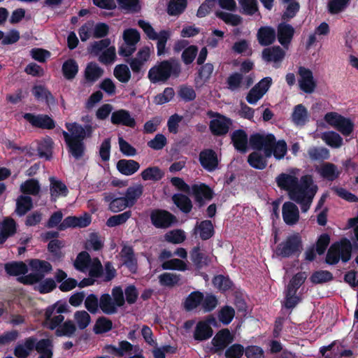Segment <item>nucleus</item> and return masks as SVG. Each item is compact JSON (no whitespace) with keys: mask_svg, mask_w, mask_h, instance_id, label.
<instances>
[{"mask_svg":"<svg viewBox=\"0 0 358 358\" xmlns=\"http://www.w3.org/2000/svg\"><path fill=\"white\" fill-rule=\"evenodd\" d=\"M81 121L85 123L84 126L77 122L66 123V128L70 134L65 131L62 132L69 153L76 159L85 155L86 145L84 140L91 138L96 129V126H93L91 115L83 116Z\"/></svg>","mask_w":358,"mask_h":358,"instance_id":"f257e3e1","label":"nucleus"},{"mask_svg":"<svg viewBox=\"0 0 358 358\" xmlns=\"http://www.w3.org/2000/svg\"><path fill=\"white\" fill-rule=\"evenodd\" d=\"M181 64L175 59L158 62L151 67L148 73V78L151 83H165L169 78H178L181 73Z\"/></svg>","mask_w":358,"mask_h":358,"instance_id":"f03ea898","label":"nucleus"},{"mask_svg":"<svg viewBox=\"0 0 358 358\" xmlns=\"http://www.w3.org/2000/svg\"><path fill=\"white\" fill-rule=\"evenodd\" d=\"M352 244L346 238L334 243L329 248L325 262L329 265H336L341 259L344 263L348 262L352 256Z\"/></svg>","mask_w":358,"mask_h":358,"instance_id":"7ed1b4c3","label":"nucleus"},{"mask_svg":"<svg viewBox=\"0 0 358 358\" xmlns=\"http://www.w3.org/2000/svg\"><path fill=\"white\" fill-rule=\"evenodd\" d=\"M29 266L35 273H31L27 275L18 277L17 280L25 285H32L42 280L45 274L52 270L51 264L45 260L31 259L29 262Z\"/></svg>","mask_w":358,"mask_h":358,"instance_id":"20e7f679","label":"nucleus"},{"mask_svg":"<svg viewBox=\"0 0 358 358\" xmlns=\"http://www.w3.org/2000/svg\"><path fill=\"white\" fill-rule=\"evenodd\" d=\"M302 245L300 235L298 233L294 234L288 236L276 246L275 253L278 257L289 258L294 255H299L302 250Z\"/></svg>","mask_w":358,"mask_h":358,"instance_id":"39448f33","label":"nucleus"},{"mask_svg":"<svg viewBox=\"0 0 358 358\" xmlns=\"http://www.w3.org/2000/svg\"><path fill=\"white\" fill-rule=\"evenodd\" d=\"M318 191V186L314 181L313 176L306 174L298 179L290 199L299 198L315 197Z\"/></svg>","mask_w":358,"mask_h":358,"instance_id":"423d86ee","label":"nucleus"},{"mask_svg":"<svg viewBox=\"0 0 358 358\" xmlns=\"http://www.w3.org/2000/svg\"><path fill=\"white\" fill-rule=\"evenodd\" d=\"M152 224L157 229H168L174 225L177 217L169 211L164 209H154L150 212Z\"/></svg>","mask_w":358,"mask_h":358,"instance_id":"0eeeda50","label":"nucleus"},{"mask_svg":"<svg viewBox=\"0 0 358 358\" xmlns=\"http://www.w3.org/2000/svg\"><path fill=\"white\" fill-rule=\"evenodd\" d=\"M250 145L254 150H264L266 157H271V152L268 148L274 143L275 136L272 134L266 135L255 133L250 136Z\"/></svg>","mask_w":358,"mask_h":358,"instance_id":"6e6552de","label":"nucleus"},{"mask_svg":"<svg viewBox=\"0 0 358 358\" xmlns=\"http://www.w3.org/2000/svg\"><path fill=\"white\" fill-rule=\"evenodd\" d=\"M189 255L190 259L196 271H201L209 266L211 263L212 258L201 249L199 244L191 250Z\"/></svg>","mask_w":358,"mask_h":358,"instance_id":"1a4fd4ad","label":"nucleus"},{"mask_svg":"<svg viewBox=\"0 0 358 358\" xmlns=\"http://www.w3.org/2000/svg\"><path fill=\"white\" fill-rule=\"evenodd\" d=\"M295 173V171L292 169L290 173H281L275 178L278 187L280 190L287 192L289 199L292 196L291 192H294L299 179Z\"/></svg>","mask_w":358,"mask_h":358,"instance_id":"9d476101","label":"nucleus"},{"mask_svg":"<svg viewBox=\"0 0 358 358\" xmlns=\"http://www.w3.org/2000/svg\"><path fill=\"white\" fill-rule=\"evenodd\" d=\"M299 75V85L300 89L307 94L313 93L317 86L311 70L304 66H300L298 70Z\"/></svg>","mask_w":358,"mask_h":358,"instance_id":"9b49d317","label":"nucleus"},{"mask_svg":"<svg viewBox=\"0 0 358 358\" xmlns=\"http://www.w3.org/2000/svg\"><path fill=\"white\" fill-rule=\"evenodd\" d=\"M215 115L217 118L210 121L209 128L211 133L216 136L226 135L232 124L231 120L220 113H215Z\"/></svg>","mask_w":358,"mask_h":358,"instance_id":"f8f14e48","label":"nucleus"},{"mask_svg":"<svg viewBox=\"0 0 358 358\" xmlns=\"http://www.w3.org/2000/svg\"><path fill=\"white\" fill-rule=\"evenodd\" d=\"M199 208L205 204V200L210 201L213 198V190L206 184H194L191 187V193Z\"/></svg>","mask_w":358,"mask_h":358,"instance_id":"ddd939ff","label":"nucleus"},{"mask_svg":"<svg viewBox=\"0 0 358 358\" xmlns=\"http://www.w3.org/2000/svg\"><path fill=\"white\" fill-rule=\"evenodd\" d=\"M215 322V320L213 316L198 322L194 331V338L198 341H203L210 338L213 334L210 324Z\"/></svg>","mask_w":358,"mask_h":358,"instance_id":"4468645a","label":"nucleus"},{"mask_svg":"<svg viewBox=\"0 0 358 358\" xmlns=\"http://www.w3.org/2000/svg\"><path fill=\"white\" fill-rule=\"evenodd\" d=\"M23 117L34 127L43 129H52L55 127L54 120L48 115H36L27 113L24 114Z\"/></svg>","mask_w":358,"mask_h":358,"instance_id":"2eb2a0df","label":"nucleus"},{"mask_svg":"<svg viewBox=\"0 0 358 358\" xmlns=\"http://www.w3.org/2000/svg\"><path fill=\"white\" fill-rule=\"evenodd\" d=\"M234 340L233 336L228 329L220 330L212 339L214 347L213 352H219L224 350Z\"/></svg>","mask_w":358,"mask_h":358,"instance_id":"dca6fc26","label":"nucleus"},{"mask_svg":"<svg viewBox=\"0 0 358 358\" xmlns=\"http://www.w3.org/2000/svg\"><path fill=\"white\" fill-rule=\"evenodd\" d=\"M294 28L289 24L285 22H280L277 27V34L278 42L287 49L294 35Z\"/></svg>","mask_w":358,"mask_h":358,"instance_id":"f3484780","label":"nucleus"},{"mask_svg":"<svg viewBox=\"0 0 358 358\" xmlns=\"http://www.w3.org/2000/svg\"><path fill=\"white\" fill-rule=\"evenodd\" d=\"M282 214L283 220L287 225L292 226L299 222V208L292 201H286L283 203Z\"/></svg>","mask_w":358,"mask_h":358,"instance_id":"a211bd4d","label":"nucleus"},{"mask_svg":"<svg viewBox=\"0 0 358 358\" xmlns=\"http://www.w3.org/2000/svg\"><path fill=\"white\" fill-rule=\"evenodd\" d=\"M17 222L12 217H5L0 222V245L3 244L8 238L13 236L17 232Z\"/></svg>","mask_w":358,"mask_h":358,"instance_id":"6ab92c4d","label":"nucleus"},{"mask_svg":"<svg viewBox=\"0 0 358 358\" xmlns=\"http://www.w3.org/2000/svg\"><path fill=\"white\" fill-rule=\"evenodd\" d=\"M103 200L108 203V208L113 213H118L123 210L127 207H129L124 196L117 197L115 193L105 192L103 194Z\"/></svg>","mask_w":358,"mask_h":358,"instance_id":"aec40b11","label":"nucleus"},{"mask_svg":"<svg viewBox=\"0 0 358 358\" xmlns=\"http://www.w3.org/2000/svg\"><path fill=\"white\" fill-rule=\"evenodd\" d=\"M110 121L115 125H123L131 128H134L136 124L135 119L124 109L114 111L111 115Z\"/></svg>","mask_w":358,"mask_h":358,"instance_id":"412c9836","label":"nucleus"},{"mask_svg":"<svg viewBox=\"0 0 358 358\" xmlns=\"http://www.w3.org/2000/svg\"><path fill=\"white\" fill-rule=\"evenodd\" d=\"M90 222L91 217L89 215L85 217L68 216L60 223L58 229L64 231L70 227H86Z\"/></svg>","mask_w":358,"mask_h":358,"instance_id":"4be33fe9","label":"nucleus"},{"mask_svg":"<svg viewBox=\"0 0 358 358\" xmlns=\"http://www.w3.org/2000/svg\"><path fill=\"white\" fill-rule=\"evenodd\" d=\"M199 162L203 168L208 171H214L218 165L217 155L211 149L204 150L200 152Z\"/></svg>","mask_w":358,"mask_h":358,"instance_id":"5701e85b","label":"nucleus"},{"mask_svg":"<svg viewBox=\"0 0 358 358\" xmlns=\"http://www.w3.org/2000/svg\"><path fill=\"white\" fill-rule=\"evenodd\" d=\"M262 57L266 62L280 63L285 57V50L278 45L266 48L263 50Z\"/></svg>","mask_w":358,"mask_h":358,"instance_id":"b1692460","label":"nucleus"},{"mask_svg":"<svg viewBox=\"0 0 358 358\" xmlns=\"http://www.w3.org/2000/svg\"><path fill=\"white\" fill-rule=\"evenodd\" d=\"M231 142L236 150L245 153L248 149V138L243 129H236L231 135Z\"/></svg>","mask_w":358,"mask_h":358,"instance_id":"393cba45","label":"nucleus"},{"mask_svg":"<svg viewBox=\"0 0 358 358\" xmlns=\"http://www.w3.org/2000/svg\"><path fill=\"white\" fill-rule=\"evenodd\" d=\"M257 37L261 45L268 46L275 41L276 33L275 29L271 27H261L257 31Z\"/></svg>","mask_w":358,"mask_h":358,"instance_id":"a878e982","label":"nucleus"},{"mask_svg":"<svg viewBox=\"0 0 358 358\" xmlns=\"http://www.w3.org/2000/svg\"><path fill=\"white\" fill-rule=\"evenodd\" d=\"M122 264L131 273H136L138 269L137 259L132 248H124L121 251Z\"/></svg>","mask_w":358,"mask_h":358,"instance_id":"bb28decb","label":"nucleus"},{"mask_svg":"<svg viewBox=\"0 0 358 358\" xmlns=\"http://www.w3.org/2000/svg\"><path fill=\"white\" fill-rule=\"evenodd\" d=\"M32 94L38 101H44L48 106L56 103L52 94L43 85H35L32 89Z\"/></svg>","mask_w":358,"mask_h":358,"instance_id":"cd10ccee","label":"nucleus"},{"mask_svg":"<svg viewBox=\"0 0 358 358\" xmlns=\"http://www.w3.org/2000/svg\"><path fill=\"white\" fill-rule=\"evenodd\" d=\"M50 190L51 201H55L60 196H66L69 193L66 185L59 180L55 179L54 177L50 178Z\"/></svg>","mask_w":358,"mask_h":358,"instance_id":"c85d7f7f","label":"nucleus"},{"mask_svg":"<svg viewBox=\"0 0 358 358\" xmlns=\"http://www.w3.org/2000/svg\"><path fill=\"white\" fill-rule=\"evenodd\" d=\"M117 171L124 176H131L134 174L140 168L138 162L133 159H120L116 165Z\"/></svg>","mask_w":358,"mask_h":358,"instance_id":"c756f323","label":"nucleus"},{"mask_svg":"<svg viewBox=\"0 0 358 358\" xmlns=\"http://www.w3.org/2000/svg\"><path fill=\"white\" fill-rule=\"evenodd\" d=\"M5 271L9 275L20 277L27 275L28 266L24 262H12L5 264Z\"/></svg>","mask_w":358,"mask_h":358,"instance_id":"7c9ffc66","label":"nucleus"},{"mask_svg":"<svg viewBox=\"0 0 358 358\" xmlns=\"http://www.w3.org/2000/svg\"><path fill=\"white\" fill-rule=\"evenodd\" d=\"M33 208V200L28 195H20L16 200L15 213L20 217L25 215Z\"/></svg>","mask_w":358,"mask_h":358,"instance_id":"2f4dec72","label":"nucleus"},{"mask_svg":"<svg viewBox=\"0 0 358 358\" xmlns=\"http://www.w3.org/2000/svg\"><path fill=\"white\" fill-rule=\"evenodd\" d=\"M172 201L183 213L187 214L191 212L193 205L191 199L187 195L175 194L172 196Z\"/></svg>","mask_w":358,"mask_h":358,"instance_id":"473e14b6","label":"nucleus"},{"mask_svg":"<svg viewBox=\"0 0 358 358\" xmlns=\"http://www.w3.org/2000/svg\"><path fill=\"white\" fill-rule=\"evenodd\" d=\"M117 307L109 294H101L99 299V308L103 313L115 314L117 312Z\"/></svg>","mask_w":358,"mask_h":358,"instance_id":"72a5a7b5","label":"nucleus"},{"mask_svg":"<svg viewBox=\"0 0 358 358\" xmlns=\"http://www.w3.org/2000/svg\"><path fill=\"white\" fill-rule=\"evenodd\" d=\"M319 173L323 178L329 181L335 180L341 175V171L338 170L337 166L330 162L323 164Z\"/></svg>","mask_w":358,"mask_h":358,"instance_id":"f704fd0d","label":"nucleus"},{"mask_svg":"<svg viewBox=\"0 0 358 358\" xmlns=\"http://www.w3.org/2000/svg\"><path fill=\"white\" fill-rule=\"evenodd\" d=\"M195 233L199 232L201 240L206 241L214 235V228L210 220H206L196 224L194 228Z\"/></svg>","mask_w":358,"mask_h":358,"instance_id":"c9c22d12","label":"nucleus"},{"mask_svg":"<svg viewBox=\"0 0 358 358\" xmlns=\"http://www.w3.org/2000/svg\"><path fill=\"white\" fill-rule=\"evenodd\" d=\"M79 71L78 63L74 59H68L62 66V71L64 77L69 80L74 79Z\"/></svg>","mask_w":358,"mask_h":358,"instance_id":"e433bc0d","label":"nucleus"},{"mask_svg":"<svg viewBox=\"0 0 358 358\" xmlns=\"http://www.w3.org/2000/svg\"><path fill=\"white\" fill-rule=\"evenodd\" d=\"M105 348L108 352L122 357L125 353H130L133 350L134 345L127 341H122L119 343L118 348L113 345H107Z\"/></svg>","mask_w":358,"mask_h":358,"instance_id":"4c0bfd02","label":"nucleus"},{"mask_svg":"<svg viewBox=\"0 0 358 358\" xmlns=\"http://www.w3.org/2000/svg\"><path fill=\"white\" fill-rule=\"evenodd\" d=\"M214 66L211 63H206L201 66L198 71V74L195 77L194 81L196 85L201 86L208 82L213 72Z\"/></svg>","mask_w":358,"mask_h":358,"instance_id":"58836bf2","label":"nucleus"},{"mask_svg":"<svg viewBox=\"0 0 358 358\" xmlns=\"http://www.w3.org/2000/svg\"><path fill=\"white\" fill-rule=\"evenodd\" d=\"M203 294L199 291L191 292L184 302V308L187 311H191L201 304Z\"/></svg>","mask_w":358,"mask_h":358,"instance_id":"ea45409f","label":"nucleus"},{"mask_svg":"<svg viewBox=\"0 0 358 358\" xmlns=\"http://www.w3.org/2000/svg\"><path fill=\"white\" fill-rule=\"evenodd\" d=\"M103 73V70L95 62H90L85 71V78L87 82L96 81Z\"/></svg>","mask_w":358,"mask_h":358,"instance_id":"a19ab883","label":"nucleus"},{"mask_svg":"<svg viewBox=\"0 0 358 358\" xmlns=\"http://www.w3.org/2000/svg\"><path fill=\"white\" fill-rule=\"evenodd\" d=\"M141 176L143 180L159 181L164 176V173L158 166H150L143 170Z\"/></svg>","mask_w":358,"mask_h":358,"instance_id":"79ce46f5","label":"nucleus"},{"mask_svg":"<svg viewBox=\"0 0 358 358\" xmlns=\"http://www.w3.org/2000/svg\"><path fill=\"white\" fill-rule=\"evenodd\" d=\"M143 187L141 185L136 187H129L127 188L124 197L129 207H132L136 203L137 200L143 194Z\"/></svg>","mask_w":358,"mask_h":358,"instance_id":"37998d69","label":"nucleus"},{"mask_svg":"<svg viewBox=\"0 0 358 358\" xmlns=\"http://www.w3.org/2000/svg\"><path fill=\"white\" fill-rule=\"evenodd\" d=\"M92 259L89 253L82 251L77 255L73 266L76 270L83 272L90 267Z\"/></svg>","mask_w":358,"mask_h":358,"instance_id":"c03bdc74","label":"nucleus"},{"mask_svg":"<svg viewBox=\"0 0 358 358\" xmlns=\"http://www.w3.org/2000/svg\"><path fill=\"white\" fill-rule=\"evenodd\" d=\"M20 190L24 194L36 196L40 192L41 186L37 180L28 179L21 185Z\"/></svg>","mask_w":358,"mask_h":358,"instance_id":"a18cd8bd","label":"nucleus"},{"mask_svg":"<svg viewBox=\"0 0 358 358\" xmlns=\"http://www.w3.org/2000/svg\"><path fill=\"white\" fill-rule=\"evenodd\" d=\"M266 158L257 152H252L248 157V162L252 168L262 170L267 166Z\"/></svg>","mask_w":358,"mask_h":358,"instance_id":"49530a36","label":"nucleus"},{"mask_svg":"<svg viewBox=\"0 0 358 358\" xmlns=\"http://www.w3.org/2000/svg\"><path fill=\"white\" fill-rule=\"evenodd\" d=\"M212 282L215 287L222 292L228 291L233 286V282L231 279L228 276L222 274L214 276Z\"/></svg>","mask_w":358,"mask_h":358,"instance_id":"de8ad7c7","label":"nucleus"},{"mask_svg":"<svg viewBox=\"0 0 358 358\" xmlns=\"http://www.w3.org/2000/svg\"><path fill=\"white\" fill-rule=\"evenodd\" d=\"M112 328V321L106 317L101 316L96 320L93 330L96 334H103L110 331Z\"/></svg>","mask_w":358,"mask_h":358,"instance_id":"09e8293b","label":"nucleus"},{"mask_svg":"<svg viewBox=\"0 0 358 358\" xmlns=\"http://www.w3.org/2000/svg\"><path fill=\"white\" fill-rule=\"evenodd\" d=\"M52 140L48 137L40 141L38 144L37 151L40 157L50 159L52 157Z\"/></svg>","mask_w":358,"mask_h":358,"instance_id":"8fccbe9b","label":"nucleus"},{"mask_svg":"<svg viewBox=\"0 0 358 358\" xmlns=\"http://www.w3.org/2000/svg\"><path fill=\"white\" fill-rule=\"evenodd\" d=\"M69 306L66 301H57L54 304L49 306L46 308L45 311V318L49 319L52 316L53 313L56 311L57 313H65L69 312Z\"/></svg>","mask_w":358,"mask_h":358,"instance_id":"3c124183","label":"nucleus"},{"mask_svg":"<svg viewBox=\"0 0 358 358\" xmlns=\"http://www.w3.org/2000/svg\"><path fill=\"white\" fill-rule=\"evenodd\" d=\"M268 149L271 150V155H273L276 159H281L287 153V146L284 140L276 141V139L275 138L274 143L272 144Z\"/></svg>","mask_w":358,"mask_h":358,"instance_id":"603ef678","label":"nucleus"},{"mask_svg":"<svg viewBox=\"0 0 358 358\" xmlns=\"http://www.w3.org/2000/svg\"><path fill=\"white\" fill-rule=\"evenodd\" d=\"M306 279V275L305 273L299 272L296 273L289 280L285 291L296 294L299 288L304 283Z\"/></svg>","mask_w":358,"mask_h":358,"instance_id":"864d4df0","label":"nucleus"},{"mask_svg":"<svg viewBox=\"0 0 358 358\" xmlns=\"http://www.w3.org/2000/svg\"><path fill=\"white\" fill-rule=\"evenodd\" d=\"M187 3V0H171L167 7L168 14L171 16L181 14L185 10Z\"/></svg>","mask_w":358,"mask_h":358,"instance_id":"5fc2aeb1","label":"nucleus"},{"mask_svg":"<svg viewBox=\"0 0 358 358\" xmlns=\"http://www.w3.org/2000/svg\"><path fill=\"white\" fill-rule=\"evenodd\" d=\"M76 331V327L71 320H66L55 331V335L59 337H72Z\"/></svg>","mask_w":358,"mask_h":358,"instance_id":"6e6d98bb","label":"nucleus"},{"mask_svg":"<svg viewBox=\"0 0 358 358\" xmlns=\"http://www.w3.org/2000/svg\"><path fill=\"white\" fill-rule=\"evenodd\" d=\"M64 247V243L59 239L50 240L48 244V250L52 255L53 260H59L64 257L61 249Z\"/></svg>","mask_w":358,"mask_h":358,"instance_id":"4d7b16f0","label":"nucleus"},{"mask_svg":"<svg viewBox=\"0 0 358 358\" xmlns=\"http://www.w3.org/2000/svg\"><path fill=\"white\" fill-rule=\"evenodd\" d=\"M171 36V31L169 30H161L159 32V36L156 39L157 42V55L161 56L166 52V45L168 40Z\"/></svg>","mask_w":358,"mask_h":358,"instance_id":"13d9d810","label":"nucleus"},{"mask_svg":"<svg viewBox=\"0 0 358 358\" xmlns=\"http://www.w3.org/2000/svg\"><path fill=\"white\" fill-rule=\"evenodd\" d=\"M333 279V274L326 270L316 271L313 273L310 278V281L313 284H322L331 281Z\"/></svg>","mask_w":358,"mask_h":358,"instance_id":"bf43d9fd","label":"nucleus"},{"mask_svg":"<svg viewBox=\"0 0 358 358\" xmlns=\"http://www.w3.org/2000/svg\"><path fill=\"white\" fill-rule=\"evenodd\" d=\"M292 120L296 124H304L308 119V111L302 104L296 106L292 113Z\"/></svg>","mask_w":358,"mask_h":358,"instance_id":"052dcab7","label":"nucleus"},{"mask_svg":"<svg viewBox=\"0 0 358 358\" xmlns=\"http://www.w3.org/2000/svg\"><path fill=\"white\" fill-rule=\"evenodd\" d=\"M113 74L122 83H127L131 79V72L126 64H117L114 69Z\"/></svg>","mask_w":358,"mask_h":358,"instance_id":"680f3d73","label":"nucleus"},{"mask_svg":"<svg viewBox=\"0 0 358 358\" xmlns=\"http://www.w3.org/2000/svg\"><path fill=\"white\" fill-rule=\"evenodd\" d=\"M131 217V211L127 210L122 213L110 216L106 221V225L109 227L124 224Z\"/></svg>","mask_w":358,"mask_h":358,"instance_id":"e2e57ef3","label":"nucleus"},{"mask_svg":"<svg viewBox=\"0 0 358 358\" xmlns=\"http://www.w3.org/2000/svg\"><path fill=\"white\" fill-rule=\"evenodd\" d=\"M38 283V285L35 287V290L38 291L41 294L50 293L57 287L55 280L51 278H43Z\"/></svg>","mask_w":358,"mask_h":358,"instance_id":"0e129e2a","label":"nucleus"},{"mask_svg":"<svg viewBox=\"0 0 358 358\" xmlns=\"http://www.w3.org/2000/svg\"><path fill=\"white\" fill-rule=\"evenodd\" d=\"M164 238L168 243L179 244L185 240L186 236L185 231L182 229H173L167 232Z\"/></svg>","mask_w":358,"mask_h":358,"instance_id":"69168bd1","label":"nucleus"},{"mask_svg":"<svg viewBox=\"0 0 358 358\" xmlns=\"http://www.w3.org/2000/svg\"><path fill=\"white\" fill-rule=\"evenodd\" d=\"M241 7V13L247 15H253L257 10V0H238Z\"/></svg>","mask_w":358,"mask_h":358,"instance_id":"338daca9","label":"nucleus"},{"mask_svg":"<svg viewBox=\"0 0 358 358\" xmlns=\"http://www.w3.org/2000/svg\"><path fill=\"white\" fill-rule=\"evenodd\" d=\"M355 124L350 118L343 116L336 129L343 136H348L352 133Z\"/></svg>","mask_w":358,"mask_h":358,"instance_id":"774afa93","label":"nucleus"}]
</instances>
